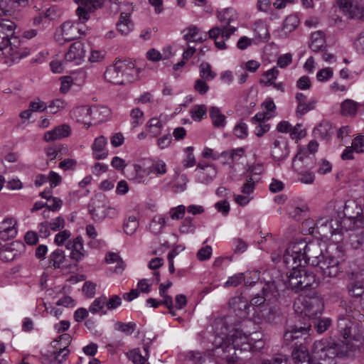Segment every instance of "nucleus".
<instances>
[{"instance_id":"nucleus-13","label":"nucleus","mask_w":364,"mask_h":364,"mask_svg":"<svg viewBox=\"0 0 364 364\" xmlns=\"http://www.w3.org/2000/svg\"><path fill=\"white\" fill-rule=\"evenodd\" d=\"M79 4L76 10L79 21L85 22L90 18V14L101 8L103 5L102 0H74Z\"/></svg>"},{"instance_id":"nucleus-51","label":"nucleus","mask_w":364,"mask_h":364,"mask_svg":"<svg viewBox=\"0 0 364 364\" xmlns=\"http://www.w3.org/2000/svg\"><path fill=\"white\" fill-rule=\"evenodd\" d=\"M16 224V222L14 221L11 218H6L5 219L1 226L0 228L2 230L7 231V232L10 233L11 235H16V230L15 228V225Z\"/></svg>"},{"instance_id":"nucleus-42","label":"nucleus","mask_w":364,"mask_h":364,"mask_svg":"<svg viewBox=\"0 0 364 364\" xmlns=\"http://www.w3.org/2000/svg\"><path fill=\"white\" fill-rule=\"evenodd\" d=\"M299 20L295 15L288 16L283 23V31L285 33H290L294 31L299 25Z\"/></svg>"},{"instance_id":"nucleus-57","label":"nucleus","mask_w":364,"mask_h":364,"mask_svg":"<svg viewBox=\"0 0 364 364\" xmlns=\"http://www.w3.org/2000/svg\"><path fill=\"white\" fill-rule=\"evenodd\" d=\"M333 76V70L331 68H326L320 70L316 74V79L320 82L328 80Z\"/></svg>"},{"instance_id":"nucleus-43","label":"nucleus","mask_w":364,"mask_h":364,"mask_svg":"<svg viewBox=\"0 0 364 364\" xmlns=\"http://www.w3.org/2000/svg\"><path fill=\"white\" fill-rule=\"evenodd\" d=\"M136 323L134 322L123 323L117 321L114 325V329L121 331L127 335H131L136 329Z\"/></svg>"},{"instance_id":"nucleus-33","label":"nucleus","mask_w":364,"mask_h":364,"mask_svg":"<svg viewBox=\"0 0 364 364\" xmlns=\"http://www.w3.org/2000/svg\"><path fill=\"white\" fill-rule=\"evenodd\" d=\"M107 301V296L102 295L100 297L96 298L89 307V311L93 314L101 313L105 314L107 311L105 310L106 307L105 304Z\"/></svg>"},{"instance_id":"nucleus-59","label":"nucleus","mask_w":364,"mask_h":364,"mask_svg":"<svg viewBox=\"0 0 364 364\" xmlns=\"http://www.w3.org/2000/svg\"><path fill=\"white\" fill-rule=\"evenodd\" d=\"M28 107L33 112H43L47 108L46 104L38 98L30 102Z\"/></svg>"},{"instance_id":"nucleus-7","label":"nucleus","mask_w":364,"mask_h":364,"mask_svg":"<svg viewBox=\"0 0 364 364\" xmlns=\"http://www.w3.org/2000/svg\"><path fill=\"white\" fill-rule=\"evenodd\" d=\"M134 68L133 63L118 60L107 68L104 77L107 82L122 85L125 81H130L129 77L133 75Z\"/></svg>"},{"instance_id":"nucleus-28","label":"nucleus","mask_w":364,"mask_h":364,"mask_svg":"<svg viewBox=\"0 0 364 364\" xmlns=\"http://www.w3.org/2000/svg\"><path fill=\"white\" fill-rule=\"evenodd\" d=\"M301 290L305 289H314L318 285L316 276L314 273L309 272L304 269H301Z\"/></svg>"},{"instance_id":"nucleus-16","label":"nucleus","mask_w":364,"mask_h":364,"mask_svg":"<svg viewBox=\"0 0 364 364\" xmlns=\"http://www.w3.org/2000/svg\"><path fill=\"white\" fill-rule=\"evenodd\" d=\"M86 49L85 45L80 41L73 43L65 55L64 62H73L80 65L85 57Z\"/></svg>"},{"instance_id":"nucleus-52","label":"nucleus","mask_w":364,"mask_h":364,"mask_svg":"<svg viewBox=\"0 0 364 364\" xmlns=\"http://www.w3.org/2000/svg\"><path fill=\"white\" fill-rule=\"evenodd\" d=\"M122 304V299L118 295H112L110 297H107L105 304L107 310H113Z\"/></svg>"},{"instance_id":"nucleus-21","label":"nucleus","mask_w":364,"mask_h":364,"mask_svg":"<svg viewBox=\"0 0 364 364\" xmlns=\"http://www.w3.org/2000/svg\"><path fill=\"white\" fill-rule=\"evenodd\" d=\"M186 358L194 364H218L210 352L189 351Z\"/></svg>"},{"instance_id":"nucleus-37","label":"nucleus","mask_w":364,"mask_h":364,"mask_svg":"<svg viewBox=\"0 0 364 364\" xmlns=\"http://www.w3.org/2000/svg\"><path fill=\"white\" fill-rule=\"evenodd\" d=\"M316 105L317 100L315 98H311L309 101H304L301 105H297L296 109V116L299 117H302L306 112L314 109Z\"/></svg>"},{"instance_id":"nucleus-38","label":"nucleus","mask_w":364,"mask_h":364,"mask_svg":"<svg viewBox=\"0 0 364 364\" xmlns=\"http://www.w3.org/2000/svg\"><path fill=\"white\" fill-rule=\"evenodd\" d=\"M235 11L232 9L228 8L225 9L223 11H220L218 14V18L219 21L221 22V26H228L230 25V23L235 19Z\"/></svg>"},{"instance_id":"nucleus-36","label":"nucleus","mask_w":364,"mask_h":364,"mask_svg":"<svg viewBox=\"0 0 364 364\" xmlns=\"http://www.w3.org/2000/svg\"><path fill=\"white\" fill-rule=\"evenodd\" d=\"M311 39V41L309 46L312 51L318 52L324 47L325 40L322 32L317 31L313 33Z\"/></svg>"},{"instance_id":"nucleus-12","label":"nucleus","mask_w":364,"mask_h":364,"mask_svg":"<svg viewBox=\"0 0 364 364\" xmlns=\"http://www.w3.org/2000/svg\"><path fill=\"white\" fill-rule=\"evenodd\" d=\"M109 113V109L107 107H94L92 109L88 106H81L77 107L71 112L73 117L75 118L77 122L85 123L86 120L88 119L89 117L94 114V118L97 119L99 121H103L105 119L97 117V115L101 114H105L107 117Z\"/></svg>"},{"instance_id":"nucleus-14","label":"nucleus","mask_w":364,"mask_h":364,"mask_svg":"<svg viewBox=\"0 0 364 364\" xmlns=\"http://www.w3.org/2000/svg\"><path fill=\"white\" fill-rule=\"evenodd\" d=\"M302 305L304 308L301 311V314L312 319H316L318 315H321L324 307L322 300L318 297L305 299Z\"/></svg>"},{"instance_id":"nucleus-23","label":"nucleus","mask_w":364,"mask_h":364,"mask_svg":"<svg viewBox=\"0 0 364 364\" xmlns=\"http://www.w3.org/2000/svg\"><path fill=\"white\" fill-rule=\"evenodd\" d=\"M62 36L65 41H70L75 40L82 34L81 29L78 27V24H75L70 21H66L61 26Z\"/></svg>"},{"instance_id":"nucleus-53","label":"nucleus","mask_w":364,"mask_h":364,"mask_svg":"<svg viewBox=\"0 0 364 364\" xmlns=\"http://www.w3.org/2000/svg\"><path fill=\"white\" fill-rule=\"evenodd\" d=\"M130 116L133 119L132 124L134 127H136L139 124H142L144 113L140 109H139V108L133 109L131 111Z\"/></svg>"},{"instance_id":"nucleus-2","label":"nucleus","mask_w":364,"mask_h":364,"mask_svg":"<svg viewBox=\"0 0 364 364\" xmlns=\"http://www.w3.org/2000/svg\"><path fill=\"white\" fill-rule=\"evenodd\" d=\"M306 264L318 267L321 269L323 282L328 283L342 272L339 260L331 256L326 250L325 244L318 241L306 242Z\"/></svg>"},{"instance_id":"nucleus-39","label":"nucleus","mask_w":364,"mask_h":364,"mask_svg":"<svg viewBox=\"0 0 364 364\" xmlns=\"http://www.w3.org/2000/svg\"><path fill=\"white\" fill-rule=\"evenodd\" d=\"M139 227V222L136 216H129L124 221L123 229L127 235H133Z\"/></svg>"},{"instance_id":"nucleus-32","label":"nucleus","mask_w":364,"mask_h":364,"mask_svg":"<svg viewBox=\"0 0 364 364\" xmlns=\"http://www.w3.org/2000/svg\"><path fill=\"white\" fill-rule=\"evenodd\" d=\"M289 155V150L287 144H283L282 146L279 140H275L274 142V148L272 149V156L277 161H282L286 159Z\"/></svg>"},{"instance_id":"nucleus-29","label":"nucleus","mask_w":364,"mask_h":364,"mask_svg":"<svg viewBox=\"0 0 364 364\" xmlns=\"http://www.w3.org/2000/svg\"><path fill=\"white\" fill-rule=\"evenodd\" d=\"M209 115L213 125L218 129L223 128L226 124V117L217 107H211L209 109Z\"/></svg>"},{"instance_id":"nucleus-61","label":"nucleus","mask_w":364,"mask_h":364,"mask_svg":"<svg viewBox=\"0 0 364 364\" xmlns=\"http://www.w3.org/2000/svg\"><path fill=\"white\" fill-rule=\"evenodd\" d=\"M212 255V247L209 245L200 248L197 253V258L200 261L207 260Z\"/></svg>"},{"instance_id":"nucleus-19","label":"nucleus","mask_w":364,"mask_h":364,"mask_svg":"<svg viewBox=\"0 0 364 364\" xmlns=\"http://www.w3.org/2000/svg\"><path fill=\"white\" fill-rule=\"evenodd\" d=\"M340 10L349 18H361L362 9L356 0H337Z\"/></svg>"},{"instance_id":"nucleus-34","label":"nucleus","mask_w":364,"mask_h":364,"mask_svg":"<svg viewBox=\"0 0 364 364\" xmlns=\"http://www.w3.org/2000/svg\"><path fill=\"white\" fill-rule=\"evenodd\" d=\"M166 225V218L161 215H155L149 223V230L154 235H159L162 232Z\"/></svg>"},{"instance_id":"nucleus-26","label":"nucleus","mask_w":364,"mask_h":364,"mask_svg":"<svg viewBox=\"0 0 364 364\" xmlns=\"http://www.w3.org/2000/svg\"><path fill=\"white\" fill-rule=\"evenodd\" d=\"M301 269L296 268L291 269V271L288 275L287 281L285 282L287 288L291 289L295 292L301 291Z\"/></svg>"},{"instance_id":"nucleus-3","label":"nucleus","mask_w":364,"mask_h":364,"mask_svg":"<svg viewBox=\"0 0 364 364\" xmlns=\"http://www.w3.org/2000/svg\"><path fill=\"white\" fill-rule=\"evenodd\" d=\"M343 218L341 223V231H351L349 242L353 249H359L364 244V214L363 209L354 200L347 201L343 207Z\"/></svg>"},{"instance_id":"nucleus-25","label":"nucleus","mask_w":364,"mask_h":364,"mask_svg":"<svg viewBox=\"0 0 364 364\" xmlns=\"http://www.w3.org/2000/svg\"><path fill=\"white\" fill-rule=\"evenodd\" d=\"M354 274H352V279L348 284V291L350 295L354 297H364V280L360 278L353 279Z\"/></svg>"},{"instance_id":"nucleus-58","label":"nucleus","mask_w":364,"mask_h":364,"mask_svg":"<svg viewBox=\"0 0 364 364\" xmlns=\"http://www.w3.org/2000/svg\"><path fill=\"white\" fill-rule=\"evenodd\" d=\"M234 134L240 139H244L247 136V127L245 123L240 122L234 129Z\"/></svg>"},{"instance_id":"nucleus-63","label":"nucleus","mask_w":364,"mask_h":364,"mask_svg":"<svg viewBox=\"0 0 364 364\" xmlns=\"http://www.w3.org/2000/svg\"><path fill=\"white\" fill-rule=\"evenodd\" d=\"M205 81L206 80L200 78V79L196 80L195 82L194 89L196 92H198L200 95L205 94L209 90V86L205 82Z\"/></svg>"},{"instance_id":"nucleus-41","label":"nucleus","mask_w":364,"mask_h":364,"mask_svg":"<svg viewBox=\"0 0 364 364\" xmlns=\"http://www.w3.org/2000/svg\"><path fill=\"white\" fill-rule=\"evenodd\" d=\"M147 127L149 134L156 137L161 132L162 123L159 119L153 117L149 121Z\"/></svg>"},{"instance_id":"nucleus-15","label":"nucleus","mask_w":364,"mask_h":364,"mask_svg":"<svg viewBox=\"0 0 364 364\" xmlns=\"http://www.w3.org/2000/svg\"><path fill=\"white\" fill-rule=\"evenodd\" d=\"M25 248L24 244L20 241L5 245L3 252H1V259L3 262H11L18 258L25 252Z\"/></svg>"},{"instance_id":"nucleus-35","label":"nucleus","mask_w":364,"mask_h":364,"mask_svg":"<svg viewBox=\"0 0 364 364\" xmlns=\"http://www.w3.org/2000/svg\"><path fill=\"white\" fill-rule=\"evenodd\" d=\"M49 261L54 269L63 267V264L65 261L64 252L62 250H55L50 255Z\"/></svg>"},{"instance_id":"nucleus-64","label":"nucleus","mask_w":364,"mask_h":364,"mask_svg":"<svg viewBox=\"0 0 364 364\" xmlns=\"http://www.w3.org/2000/svg\"><path fill=\"white\" fill-rule=\"evenodd\" d=\"M261 364H287L286 355H277L272 360H264Z\"/></svg>"},{"instance_id":"nucleus-49","label":"nucleus","mask_w":364,"mask_h":364,"mask_svg":"<svg viewBox=\"0 0 364 364\" xmlns=\"http://www.w3.org/2000/svg\"><path fill=\"white\" fill-rule=\"evenodd\" d=\"M309 158L308 156H306L305 152L300 151L299 152L294 158L293 162H292V167L294 168L296 171H299L302 169V167L301 166V164L303 162H306V161H308Z\"/></svg>"},{"instance_id":"nucleus-45","label":"nucleus","mask_w":364,"mask_h":364,"mask_svg":"<svg viewBox=\"0 0 364 364\" xmlns=\"http://www.w3.org/2000/svg\"><path fill=\"white\" fill-rule=\"evenodd\" d=\"M56 349V351L53 352L54 359L58 364H61L67 360L70 351L67 346H59Z\"/></svg>"},{"instance_id":"nucleus-17","label":"nucleus","mask_w":364,"mask_h":364,"mask_svg":"<svg viewBox=\"0 0 364 364\" xmlns=\"http://www.w3.org/2000/svg\"><path fill=\"white\" fill-rule=\"evenodd\" d=\"M65 247L70 250V259L76 262L82 260L86 255V251L84 249V240L81 236H77L73 240H69Z\"/></svg>"},{"instance_id":"nucleus-31","label":"nucleus","mask_w":364,"mask_h":364,"mask_svg":"<svg viewBox=\"0 0 364 364\" xmlns=\"http://www.w3.org/2000/svg\"><path fill=\"white\" fill-rule=\"evenodd\" d=\"M117 29L122 35H127L133 28V23L129 19V14L122 13L119 22L117 24Z\"/></svg>"},{"instance_id":"nucleus-44","label":"nucleus","mask_w":364,"mask_h":364,"mask_svg":"<svg viewBox=\"0 0 364 364\" xmlns=\"http://www.w3.org/2000/svg\"><path fill=\"white\" fill-rule=\"evenodd\" d=\"M279 75V70L274 67L272 69L267 70L264 74L265 79H261L260 83L264 86H269L274 84V80Z\"/></svg>"},{"instance_id":"nucleus-20","label":"nucleus","mask_w":364,"mask_h":364,"mask_svg":"<svg viewBox=\"0 0 364 364\" xmlns=\"http://www.w3.org/2000/svg\"><path fill=\"white\" fill-rule=\"evenodd\" d=\"M196 171L198 181L203 183H210L217 175L216 168L210 164L199 163L197 165Z\"/></svg>"},{"instance_id":"nucleus-40","label":"nucleus","mask_w":364,"mask_h":364,"mask_svg":"<svg viewBox=\"0 0 364 364\" xmlns=\"http://www.w3.org/2000/svg\"><path fill=\"white\" fill-rule=\"evenodd\" d=\"M199 70L201 79L205 80H212L216 76V73L212 70L211 66L208 63H202L199 66Z\"/></svg>"},{"instance_id":"nucleus-5","label":"nucleus","mask_w":364,"mask_h":364,"mask_svg":"<svg viewBox=\"0 0 364 364\" xmlns=\"http://www.w3.org/2000/svg\"><path fill=\"white\" fill-rule=\"evenodd\" d=\"M16 26L8 19L0 20V50L3 56L12 61L20 60L27 56L28 50L23 47L17 36H14Z\"/></svg>"},{"instance_id":"nucleus-11","label":"nucleus","mask_w":364,"mask_h":364,"mask_svg":"<svg viewBox=\"0 0 364 364\" xmlns=\"http://www.w3.org/2000/svg\"><path fill=\"white\" fill-rule=\"evenodd\" d=\"M333 220L330 217H322L316 220L314 229L324 238H328L333 235L337 233L343 234V231L341 230V223L336 220L333 224Z\"/></svg>"},{"instance_id":"nucleus-50","label":"nucleus","mask_w":364,"mask_h":364,"mask_svg":"<svg viewBox=\"0 0 364 364\" xmlns=\"http://www.w3.org/2000/svg\"><path fill=\"white\" fill-rule=\"evenodd\" d=\"M207 107L204 105L195 106L191 109V117L195 120L200 121L203 117L206 114Z\"/></svg>"},{"instance_id":"nucleus-6","label":"nucleus","mask_w":364,"mask_h":364,"mask_svg":"<svg viewBox=\"0 0 364 364\" xmlns=\"http://www.w3.org/2000/svg\"><path fill=\"white\" fill-rule=\"evenodd\" d=\"M306 242L295 240L291 242L283 255L284 263L289 268L296 269L306 265Z\"/></svg>"},{"instance_id":"nucleus-30","label":"nucleus","mask_w":364,"mask_h":364,"mask_svg":"<svg viewBox=\"0 0 364 364\" xmlns=\"http://www.w3.org/2000/svg\"><path fill=\"white\" fill-rule=\"evenodd\" d=\"M360 104L350 99H346L341 104V113L345 117H354Z\"/></svg>"},{"instance_id":"nucleus-60","label":"nucleus","mask_w":364,"mask_h":364,"mask_svg":"<svg viewBox=\"0 0 364 364\" xmlns=\"http://www.w3.org/2000/svg\"><path fill=\"white\" fill-rule=\"evenodd\" d=\"M244 280L242 273H239L228 278V281L225 283V287H237Z\"/></svg>"},{"instance_id":"nucleus-4","label":"nucleus","mask_w":364,"mask_h":364,"mask_svg":"<svg viewBox=\"0 0 364 364\" xmlns=\"http://www.w3.org/2000/svg\"><path fill=\"white\" fill-rule=\"evenodd\" d=\"M358 348L355 343H343L340 339L328 337L314 343L312 354L316 359L326 360L335 358H349Z\"/></svg>"},{"instance_id":"nucleus-22","label":"nucleus","mask_w":364,"mask_h":364,"mask_svg":"<svg viewBox=\"0 0 364 364\" xmlns=\"http://www.w3.org/2000/svg\"><path fill=\"white\" fill-rule=\"evenodd\" d=\"M71 129L68 124H62L55 127L53 129L46 132L43 139L46 141L58 140L67 137L70 134Z\"/></svg>"},{"instance_id":"nucleus-46","label":"nucleus","mask_w":364,"mask_h":364,"mask_svg":"<svg viewBox=\"0 0 364 364\" xmlns=\"http://www.w3.org/2000/svg\"><path fill=\"white\" fill-rule=\"evenodd\" d=\"M127 356L134 364H144L148 360L146 356H143L139 348H135L127 353Z\"/></svg>"},{"instance_id":"nucleus-55","label":"nucleus","mask_w":364,"mask_h":364,"mask_svg":"<svg viewBox=\"0 0 364 364\" xmlns=\"http://www.w3.org/2000/svg\"><path fill=\"white\" fill-rule=\"evenodd\" d=\"M186 207L183 205H178L169 210V215L172 220H179L182 218L185 214Z\"/></svg>"},{"instance_id":"nucleus-48","label":"nucleus","mask_w":364,"mask_h":364,"mask_svg":"<svg viewBox=\"0 0 364 364\" xmlns=\"http://www.w3.org/2000/svg\"><path fill=\"white\" fill-rule=\"evenodd\" d=\"M166 172V164L162 161L154 162L149 168V173L156 175L164 174Z\"/></svg>"},{"instance_id":"nucleus-47","label":"nucleus","mask_w":364,"mask_h":364,"mask_svg":"<svg viewBox=\"0 0 364 364\" xmlns=\"http://www.w3.org/2000/svg\"><path fill=\"white\" fill-rule=\"evenodd\" d=\"M314 328L318 333H323L331 325V320L328 318L315 319L314 321Z\"/></svg>"},{"instance_id":"nucleus-62","label":"nucleus","mask_w":364,"mask_h":364,"mask_svg":"<svg viewBox=\"0 0 364 364\" xmlns=\"http://www.w3.org/2000/svg\"><path fill=\"white\" fill-rule=\"evenodd\" d=\"M65 225V221L62 217H57L49 223V227L53 231H58L63 228H64Z\"/></svg>"},{"instance_id":"nucleus-10","label":"nucleus","mask_w":364,"mask_h":364,"mask_svg":"<svg viewBox=\"0 0 364 364\" xmlns=\"http://www.w3.org/2000/svg\"><path fill=\"white\" fill-rule=\"evenodd\" d=\"M310 328L309 323H305L304 326L297 325L289 326L284 334V343L287 346H299L300 343H303L302 341H306L309 338Z\"/></svg>"},{"instance_id":"nucleus-24","label":"nucleus","mask_w":364,"mask_h":364,"mask_svg":"<svg viewBox=\"0 0 364 364\" xmlns=\"http://www.w3.org/2000/svg\"><path fill=\"white\" fill-rule=\"evenodd\" d=\"M107 143V139L102 135L95 139L92 145V150L93 156L96 160L104 159L107 157L108 152L105 151Z\"/></svg>"},{"instance_id":"nucleus-27","label":"nucleus","mask_w":364,"mask_h":364,"mask_svg":"<svg viewBox=\"0 0 364 364\" xmlns=\"http://www.w3.org/2000/svg\"><path fill=\"white\" fill-rule=\"evenodd\" d=\"M261 317L268 323H276L281 316L280 309L278 306H267L260 310Z\"/></svg>"},{"instance_id":"nucleus-54","label":"nucleus","mask_w":364,"mask_h":364,"mask_svg":"<svg viewBox=\"0 0 364 364\" xmlns=\"http://www.w3.org/2000/svg\"><path fill=\"white\" fill-rule=\"evenodd\" d=\"M192 220L193 219L191 217H187L183 220L182 225L179 228L180 232L186 234L194 232L195 226L192 223Z\"/></svg>"},{"instance_id":"nucleus-18","label":"nucleus","mask_w":364,"mask_h":364,"mask_svg":"<svg viewBox=\"0 0 364 364\" xmlns=\"http://www.w3.org/2000/svg\"><path fill=\"white\" fill-rule=\"evenodd\" d=\"M230 308L240 318H246L249 314L250 305L248 300L242 296H237L229 301Z\"/></svg>"},{"instance_id":"nucleus-1","label":"nucleus","mask_w":364,"mask_h":364,"mask_svg":"<svg viewBox=\"0 0 364 364\" xmlns=\"http://www.w3.org/2000/svg\"><path fill=\"white\" fill-rule=\"evenodd\" d=\"M227 319L216 321L215 336L213 341L214 354L229 363H235L239 358L238 352L252 350L259 343L258 348L264 343L257 332L247 333L240 329H228Z\"/></svg>"},{"instance_id":"nucleus-56","label":"nucleus","mask_w":364,"mask_h":364,"mask_svg":"<svg viewBox=\"0 0 364 364\" xmlns=\"http://www.w3.org/2000/svg\"><path fill=\"white\" fill-rule=\"evenodd\" d=\"M71 342V336L68 333H64L58 337V339L55 340L53 343L54 344V348H58L59 346L63 347L67 346L68 348V345Z\"/></svg>"},{"instance_id":"nucleus-9","label":"nucleus","mask_w":364,"mask_h":364,"mask_svg":"<svg viewBox=\"0 0 364 364\" xmlns=\"http://www.w3.org/2000/svg\"><path fill=\"white\" fill-rule=\"evenodd\" d=\"M352 318L355 319V316L346 315L342 316L338 318V328L341 336L343 340H341L343 343L347 342L354 343V341H357L355 331L358 328V323L355 320H352Z\"/></svg>"},{"instance_id":"nucleus-8","label":"nucleus","mask_w":364,"mask_h":364,"mask_svg":"<svg viewBox=\"0 0 364 364\" xmlns=\"http://www.w3.org/2000/svg\"><path fill=\"white\" fill-rule=\"evenodd\" d=\"M89 212L92 218L95 222H102L106 217L114 218L118 215L115 208L107 205V201L105 196H96L89 204Z\"/></svg>"}]
</instances>
